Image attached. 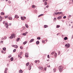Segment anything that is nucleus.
Returning a JSON list of instances; mask_svg holds the SVG:
<instances>
[{
    "label": "nucleus",
    "mask_w": 73,
    "mask_h": 73,
    "mask_svg": "<svg viewBox=\"0 0 73 73\" xmlns=\"http://www.w3.org/2000/svg\"><path fill=\"white\" fill-rule=\"evenodd\" d=\"M20 55H21V54H23V52H21L20 53Z\"/></svg>",
    "instance_id": "46"
},
{
    "label": "nucleus",
    "mask_w": 73,
    "mask_h": 73,
    "mask_svg": "<svg viewBox=\"0 0 73 73\" xmlns=\"http://www.w3.org/2000/svg\"><path fill=\"white\" fill-rule=\"evenodd\" d=\"M58 15H60L61 14H62V12H58Z\"/></svg>",
    "instance_id": "20"
},
{
    "label": "nucleus",
    "mask_w": 73,
    "mask_h": 73,
    "mask_svg": "<svg viewBox=\"0 0 73 73\" xmlns=\"http://www.w3.org/2000/svg\"><path fill=\"white\" fill-rule=\"evenodd\" d=\"M10 60H11V61H13V57H11L10 58Z\"/></svg>",
    "instance_id": "24"
},
{
    "label": "nucleus",
    "mask_w": 73,
    "mask_h": 73,
    "mask_svg": "<svg viewBox=\"0 0 73 73\" xmlns=\"http://www.w3.org/2000/svg\"><path fill=\"white\" fill-rule=\"evenodd\" d=\"M8 19L10 20H12V18L9 17H8Z\"/></svg>",
    "instance_id": "13"
},
{
    "label": "nucleus",
    "mask_w": 73,
    "mask_h": 73,
    "mask_svg": "<svg viewBox=\"0 0 73 73\" xmlns=\"http://www.w3.org/2000/svg\"><path fill=\"white\" fill-rule=\"evenodd\" d=\"M16 49H14L13 50V52H16Z\"/></svg>",
    "instance_id": "39"
},
{
    "label": "nucleus",
    "mask_w": 73,
    "mask_h": 73,
    "mask_svg": "<svg viewBox=\"0 0 73 73\" xmlns=\"http://www.w3.org/2000/svg\"><path fill=\"white\" fill-rule=\"evenodd\" d=\"M5 26L6 27V28H8L9 25H8V23H5Z\"/></svg>",
    "instance_id": "4"
},
{
    "label": "nucleus",
    "mask_w": 73,
    "mask_h": 73,
    "mask_svg": "<svg viewBox=\"0 0 73 73\" xmlns=\"http://www.w3.org/2000/svg\"><path fill=\"white\" fill-rule=\"evenodd\" d=\"M27 42H28L27 41H25L23 43V45H25V44H27Z\"/></svg>",
    "instance_id": "11"
},
{
    "label": "nucleus",
    "mask_w": 73,
    "mask_h": 73,
    "mask_svg": "<svg viewBox=\"0 0 73 73\" xmlns=\"http://www.w3.org/2000/svg\"><path fill=\"white\" fill-rule=\"evenodd\" d=\"M17 16H18L17 15H15V18H17Z\"/></svg>",
    "instance_id": "35"
},
{
    "label": "nucleus",
    "mask_w": 73,
    "mask_h": 73,
    "mask_svg": "<svg viewBox=\"0 0 73 73\" xmlns=\"http://www.w3.org/2000/svg\"><path fill=\"white\" fill-rule=\"evenodd\" d=\"M68 39V38H67V37H65L64 38V40H66Z\"/></svg>",
    "instance_id": "22"
},
{
    "label": "nucleus",
    "mask_w": 73,
    "mask_h": 73,
    "mask_svg": "<svg viewBox=\"0 0 73 73\" xmlns=\"http://www.w3.org/2000/svg\"><path fill=\"white\" fill-rule=\"evenodd\" d=\"M23 30L25 29V27H23Z\"/></svg>",
    "instance_id": "44"
},
{
    "label": "nucleus",
    "mask_w": 73,
    "mask_h": 73,
    "mask_svg": "<svg viewBox=\"0 0 73 73\" xmlns=\"http://www.w3.org/2000/svg\"><path fill=\"white\" fill-rule=\"evenodd\" d=\"M25 27H26V28H28L29 27H28V25L27 24H25Z\"/></svg>",
    "instance_id": "26"
},
{
    "label": "nucleus",
    "mask_w": 73,
    "mask_h": 73,
    "mask_svg": "<svg viewBox=\"0 0 73 73\" xmlns=\"http://www.w3.org/2000/svg\"><path fill=\"white\" fill-rule=\"evenodd\" d=\"M54 13V14L56 15H57L58 14V13L55 12Z\"/></svg>",
    "instance_id": "34"
},
{
    "label": "nucleus",
    "mask_w": 73,
    "mask_h": 73,
    "mask_svg": "<svg viewBox=\"0 0 73 73\" xmlns=\"http://www.w3.org/2000/svg\"><path fill=\"white\" fill-rule=\"evenodd\" d=\"M60 51H59L58 52V55H60Z\"/></svg>",
    "instance_id": "42"
},
{
    "label": "nucleus",
    "mask_w": 73,
    "mask_h": 73,
    "mask_svg": "<svg viewBox=\"0 0 73 73\" xmlns=\"http://www.w3.org/2000/svg\"><path fill=\"white\" fill-rule=\"evenodd\" d=\"M37 40H40V37H38L37 38Z\"/></svg>",
    "instance_id": "37"
},
{
    "label": "nucleus",
    "mask_w": 73,
    "mask_h": 73,
    "mask_svg": "<svg viewBox=\"0 0 73 73\" xmlns=\"http://www.w3.org/2000/svg\"><path fill=\"white\" fill-rule=\"evenodd\" d=\"M39 43H40V42H39V41L38 40L36 42V45H38V44H39Z\"/></svg>",
    "instance_id": "10"
},
{
    "label": "nucleus",
    "mask_w": 73,
    "mask_h": 73,
    "mask_svg": "<svg viewBox=\"0 0 73 73\" xmlns=\"http://www.w3.org/2000/svg\"><path fill=\"white\" fill-rule=\"evenodd\" d=\"M4 39H7V36H5L4 37Z\"/></svg>",
    "instance_id": "54"
},
{
    "label": "nucleus",
    "mask_w": 73,
    "mask_h": 73,
    "mask_svg": "<svg viewBox=\"0 0 73 73\" xmlns=\"http://www.w3.org/2000/svg\"><path fill=\"white\" fill-rule=\"evenodd\" d=\"M2 18V17H1V16H0V19H1Z\"/></svg>",
    "instance_id": "64"
},
{
    "label": "nucleus",
    "mask_w": 73,
    "mask_h": 73,
    "mask_svg": "<svg viewBox=\"0 0 73 73\" xmlns=\"http://www.w3.org/2000/svg\"><path fill=\"white\" fill-rule=\"evenodd\" d=\"M62 18V17L61 16H59L58 17V19H61Z\"/></svg>",
    "instance_id": "15"
},
{
    "label": "nucleus",
    "mask_w": 73,
    "mask_h": 73,
    "mask_svg": "<svg viewBox=\"0 0 73 73\" xmlns=\"http://www.w3.org/2000/svg\"><path fill=\"white\" fill-rule=\"evenodd\" d=\"M8 3L9 4H11V1H8Z\"/></svg>",
    "instance_id": "43"
},
{
    "label": "nucleus",
    "mask_w": 73,
    "mask_h": 73,
    "mask_svg": "<svg viewBox=\"0 0 73 73\" xmlns=\"http://www.w3.org/2000/svg\"><path fill=\"white\" fill-rule=\"evenodd\" d=\"M66 16H64L63 17V19H66Z\"/></svg>",
    "instance_id": "47"
},
{
    "label": "nucleus",
    "mask_w": 73,
    "mask_h": 73,
    "mask_svg": "<svg viewBox=\"0 0 73 73\" xmlns=\"http://www.w3.org/2000/svg\"><path fill=\"white\" fill-rule=\"evenodd\" d=\"M55 53V52H53L51 53V54H52L53 55Z\"/></svg>",
    "instance_id": "36"
},
{
    "label": "nucleus",
    "mask_w": 73,
    "mask_h": 73,
    "mask_svg": "<svg viewBox=\"0 0 73 73\" xmlns=\"http://www.w3.org/2000/svg\"><path fill=\"white\" fill-rule=\"evenodd\" d=\"M8 70V68H6L5 69V73H7V70Z\"/></svg>",
    "instance_id": "9"
},
{
    "label": "nucleus",
    "mask_w": 73,
    "mask_h": 73,
    "mask_svg": "<svg viewBox=\"0 0 73 73\" xmlns=\"http://www.w3.org/2000/svg\"><path fill=\"white\" fill-rule=\"evenodd\" d=\"M13 47H14L15 48H18V46L17 45H12V46Z\"/></svg>",
    "instance_id": "5"
},
{
    "label": "nucleus",
    "mask_w": 73,
    "mask_h": 73,
    "mask_svg": "<svg viewBox=\"0 0 73 73\" xmlns=\"http://www.w3.org/2000/svg\"><path fill=\"white\" fill-rule=\"evenodd\" d=\"M9 38H11V39H12L13 38V37L12 36V35H11V36H10V37H9Z\"/></svg>",
    "instance_id": "18"
},
{
    "label": "nucleus",
    "mask_w": 73,
    "mask_h": 73,
    "mask_svg": "<svg viewBox=\"0 0 73 73\" xmlns=\"http://www.w3.org/2000/svg\"><path fill=\"white\" fill-rule=\"evenodd\" d=\"M49 7V6L48 5H47V6H46V8H48Z\"/></svg>",
    "instance_id": "55"
},
{
    "label": "nucleus",
    "mask_w": 73,
    "mask_h": 73,
    "mask_svg": "<svg viewBox=\"0 0 73 73\" xmlns=\"http://www.w3.org/2000/svg\"><path fill=\"white\" fill-rule=\"evenodd\" d=\"M1 43H3V41H1Z\"/></svg>",
    "instance_id": "61"
},
{
    "label": "nucleus",
    "mask_w": 73,
    "mask_h": 73,
    "mask_svg": "<svg viewBox=\"0 0 73 73\" xmlns=\"http://www.w3.org/2000/svg\"><path fill=\"white\" fill-rule=\"evenodd\" d=\"M23 71L22 70H21V69H20L19 70V73H23Z\"/></svg>",
    "instance_id": "14"
},
{
    "label": "nucleus",
    "mask_w": 73,
    "mask_h": 73,
    "mask_svg": "<svg viewBox=\"0 0 73 73\" xmlns=\"http://www.w3.org/2000/svg\"><path fill=\"white\" fill-rule=\"evenodd\" d=\"M4 13L2 12L1 14V15H4Z\"/></svg>",
    "instance_id": "23"
},
{
    "label": "nucleus",
    "mask_w": 73,
    "mask_h": 73,
    "mask_svg": "<svg viewBox=\"0 0 73 73\" xmlns=\"http://www.w3.org/2000/svg\"><path fill=\"white\" fill-rule=\"evenodd\" d=\"M11 35H12V36L14 38H15V37L16 36V35H15V34L14 33H13Z\"/></svg>",
    "instance_id": "7"
},
{
    "label": "nucleus",
    "mask_w": 73,
    "mask_h": 73,
    "mask_svg": "<svg viewBox=\"0 0 73 73\" xmlns=\"http://www.w3.org/2000/svg\"><path fill=\"white\" fill-rule=\"evenodd\" d=\"M29 53L28 52L26 53L25 54V57H29Z\"/></svg>",
    "instance_id": "2"
},
{
    "label": "nucleus",
    "mask_w": 73,
    "mask_h": 73,
    "mask_svg": "<svg viewBox=\"0 0 73 73\" xmlns=\"http://www.w3.org/2000/svg\"><path fill=\"white\" fill-rule=\"evenodd\" d=\"M3 50H4V51H5L6 50V48H5V47H4L3 48Z\"/></svg>",
    "instance_id": "21"
},
{
    "label": "nucleus",
    "mask_w": 73,
    "mask_h": 73,
    "mask_svg": "<svg viewBox=\"0 0 73 73\" xmlns=\"http://www.w3.org/2000/svg\"><path fill=\"white\" fill-rule=\"evenodd\" d=\"M44 5H47V2L45 1L44 2Z\"/></svg>",
    "instance_id": "30"
},
{
    "label": "nucleus",
    "mask_w": 73,
    "mask_h": 73,
    "mask_svg": "<svg viewBox=\"0 0 73 73\" xmlns=\"http://www.w3.org/2000/svg\"><path fill=\"white\" fill-rule=\"evenodd\" d=\"M32 8H36V6H35L34 5H33L32 6Z\"/></svg>",
    "instance_id": "25"
},
{
    "label": "nucleus",
    "mask_w": 73,
    "mask_h": 73,
    "mask_svg": "<svg viewBox=\"0 0 73 73\" xmlns=\"http://www.w3.org/2000/svg\"><path fill=\"white\" fill-rule=\"evenodd\" d=\"M23 36H26L27 35V34L26 33H23Z\"/></svg>",
    "instance_id": "33"
},
{
    "label": "nucleus",
    "mask_w": 73,
    "mask_h": 73,
    "mask_svg": "<svg viewBox=\"0 0 73 73\" xmlns=\"http://www.w3.org/2000/svg\"><path fill=\"white\" fill-rule=\"evenodd\" d=\"M53 71L54 72H55L56 71V69L54 68L53 69Z\"/></svg>",
    "instance_id": "27"
},
{
    "label": "nucleus",
    "mask_w": 73,
    "mask_h": 73,
    "mask_svg": "<svg viewBox=\"0 0 73 73\" xmlns=\"http://www.w3.org/2000/svg\"><path fill=\"white\" fill-rule=\"evenodd\" d=\"M20 40V38H18L17 39V41H19V40Z\"/></svg>",
    "instance_id": "16"
},
{
    "label": "nucleus",
    "mask_w": 73,
    "mask_h": 73,
    "mask_svg": "<svg viewBox=\"0 0 73 73\" xmlns=\"http://www.w3.org/2000/svg\"><path fill=\"white\" fill-rule=\"evenodd\" d=\"M44 70L45 71L46 70V67H44Z\"/></svg>",
    "instance_id": "45"
},
{
    "label": "nucleus",
    "mask_w": 73,
    "mask_h": 73,
    "mask_svg": "<svg viewBox=\"0 0 73 73\" xmlns=\"http://www.w3.org/2000/svg\"><path fill=\"white\" fill-rule=\"evenodd\" d=\"M43 15H44V14H41V15H39V16H38V17H41V16H43Z\"/></svg>",
    "instance_id": "17"
},
{
    "label": "nucleus",
    "mask_w": 73,
    "mask_h": 73,
    "mask_svg": "<svg viewBox=\"0 0 73 73\" xmlns=\"http://www.w3.org/2000/svg\"><path fill=\"white\" fill-rule=\"evenodd\" d=\"M39 69H40V70H42L43 69V67L41 66H39L38 67Z\"/></svg>",
    "instance_id": "8"
},
{
    "label": "nucleus",
    "mask_w": 73,
    "mask_h": 73,
    "mask_svg": "<svg viewBox=\"0 0 73 73\" xmlns=\"http://www.w3.org/2000/svg\"><path fill=\"white\" fill-rule=\"evenodd\" d=\"M65 46L66 47H68V48H69V47H70V44L69 43H67L65 44Z\"/></svg>",
    "instance_id": "3"
},
{
    "label": "nucleus",
    "mask_w": 73,
    "mask_h": 73,
    "mask_svg": "<svg viewBox=\"0 0 73 73\" xmlns=\"http://www.w3.org/2000/svg\"><path fill=\"white\" fill-rule=\"evenodd\" d=\"M54 56L55 57H57V53L55 52L54 54Z\"/></svg>",
    "instance_id": "32"
},
{
    "label": "nucleus",
    "mask_w": 73,
    "mask_h": 73,
    "mask_svg": "<svg viewBox=\"0 0 73 73\" xmlns=\"http://www.w3.org/2000/svg\"><path fill=\"white\" fill-rule=\"evenodd\" d=\"M42 43H45V41L44 40H42Z\"/></svg>",
    "instance_id": "52"
},
{
    "label": "nucleus",
    "mask_w": 73,
    "mask_h": 73,
    "mask_svg": "<svg viewBox=\"0 0 73 73\" xmlns=\"http://www.w3.org/2000/svg\"><path fill=\"white\" fill-rule=\"evenodd\" d=\"M4 17H5V19H7V18H8V17L7 16H5Z\"/></svg>",
    "instance_id": "38"
},
{
    "label": "nucleus",
    "mask_w": 73,
    "mask_h": 73,
    "mask_svg": "<svg viewBox=\"0 0 73 73\" xmlns=\"http://www.w3.org/2000/svg\"><path fill=\"white\" fill-rule=\"evenodd\" d=\"M1 40H4V38H1Z\"/></svg>",
    "instance_id": "63"
},
{
    "label": "nucleus",
    "mask_w": 73,
    "mask_h": 73,
    "mask_svg": "<svg viewBox=\"0 0 73 73\" xmlns=\"http://www.w3.org/2000/svg\"><path fill=\"white\" fill-rule=\"evenodd\" d=\"M56 20V18H54V20Z\"/></svg>",
    "instance_id": "60"
},
{
    "label": "nucleus",
    "mask_w": 73,
    "mask_h": 73,
    "mask_svg": "<svg viewBox=\"0 0 73 73\" xmlns=\"http://www.w3.org/2000/svg\"><path fill=\"white\" fill-rule=\"evenodd\" d=\"M18 57H21V55H19L18 56Z\"/></svg>",
    "instance_id": "49"
},
{
    "label": "nucleus",
    "mask_w": 73,
    "mask_h": 73,
    "mask_svg": "<svg viewBox=\"0 0 73 73\" xmlns=\"http://www.w3.org/2000/svg\"><path fill=\"white\" fill-rule=\"evenodd\" d=\"M31 66L32 65H29V68H31Z\"/></svg>",
    "instance_id": "41"
},
{
    "label": "nucleus",
    "mask_w": 73,
    "mask_h": 73,
    "mask_svg": "<svg viewBox=\"0 0 73 73\" xmlns=\"http://www.w3.org/2000/svg\"><path fill=\"white\" fill-rule=\"evenodd\" d=\"M20 48L21 49H23V47H22V46H21L20 47Z\"/></svg>",
    "instance_id": "40"
},
{
    "label": "nucleus",
    "mask_w": 73,
    "mask_h": 73,
    "mask_svg": "<svg viewBox=\"0 0 73 73\" xmlns=\"http://www.w3.org/2000/svg\"><path fill=\"white\" fill-rule=\"evenodd\" d=\"M9 64H7V67H9Z\"/></svg>",
    "instance_id": "48"
},
{
    "label": "nucleus",
    "mask_w": 73,
    "mask_h": 73,
    "mask_svg": "<svg viewBox=\"0 0 73 73\" xmlns=\"http://www.w3.org/2000/svg\"><path fill=\"white\" fill-rule=\"evenodd\" d=\"M47 67H48V68H50V65H49V66L48 65L47 66Z\"/></svg>",
    "instance_id": "51"
},
{
    "label": "nucleus",
    "mask_w": 73,
    "mask_h": 73,
    "mask_svg": "<svg viewBox=\"0 0 73 73\" xmlns=\"http://www.w3.org/2000/svg\"><path fill=\"white\" fill-rule=\"evenodd\" d=\"M44 28H48V26L46 25H45L44 26Z\"/></svg>",
    "instance_id": "12"
},
{
    "label": "nucleus",
    "mask_w": 73,
    "mask_h": 73,
    "mask_svg": "<svg viewBox=\"0 0 73 73\" xmlns=\"http://www.w3.org/2000/svg\"><path fill=\"white\" fill-rule=\"evenodd\" d=\"M1 52L2 53H3L4 52V51H3V50H2V51H1Z\"/></svg>",
    "instance_id": "57"
},
{
    "label": "nucleus",
    "mask_w": 73,
    "mask_h": 73,
    "mask_svg": "<svg viewBox=\"0 0 73 73\" xmlns=\"http://www.w3.org/2000/svg\"><path fill=\"white\" fill-rule=\"evenodd\" d=\"M21 19L22 20H24V19L23 17H21Z\"/></svg>",
    "instance_id": "28"
},
{
    "label": "nucleus",
    "mask_w": 73,
    "mask_h": 73,
    "mask_svg": "<svg viewBox=\"0 0 73 73\" xmlns=\"http://www.w3.org/2000/svg\"><path fill=\"white\" fill-rule=\"evenodd\" d=\"M35 63H37V60H35Z\"/></svg>",
    "instance_id": "59"
},
{
    "label": "nucleus",
    "mask_w": 73,
    "mask_h": 73,
    "mask_svg": "<svg viewBox=\"0 0 73 73\" xmlns=\"http://www.w3.org/2000/svg\"><path fill=\"white\" fill-rule=\"evenodd\" d=\"M23 19H26V17H23Z\"/></svg>",
    "instance_id": "50"
},
{
    "label": "nucleus",
    "mask_w": 73,
    "mask_h": 73,
    "mask_svg": "<svg viewBox=\"0 0 73 73\" xmlns=\"http://www.w3.org/2000/svg\"><path fill=\"white\" fill-rule=\"evenodd\" d=\"M47 57L48 58H49V55H47Z\"/></svg>",
    "instance_id": "53"
},
{
    "label": "nucleus",
    "mask_w": 73,
    "mask_h": 73,
    "mask_svg": "<svg viewBox=\"0 0 73 73\" xmlns=\"http://www.w3.org/2000/svg\"><path fill=\"white\" fill-rule=\"evenodd\" d=\"M29 70H31V68H29Z\"/></svg>",
    "instance_id": "58"
},
{
    "label": "nucleus",
    "mask_w": 73,
    "mask_h": 73,
    "mask_svg": "<svg viewBox=\"0 0 73 73\" xmlns=\"http://www.w3.org/2000/svg\"><path fill=\"white\" fill-rule=\"evenodd\" d=\"M34 40H35V39H32L29 41V42H30V43H31V42H33V41H34Z\"/></svg>",
    "instance_id": "6"
},
{
    "label": "nucleus",
    "mask_w": 73,
    "mask_h": 73,
    "mask_svg": "<svg viewBox=\"0 0 73 73\" xmlns=\"http://www.w3.org/2000/svg\"><path fill=\"white\" fill-rule=\"evenodd\" d=\"M60 72H61L62 71V66H60L58 68Z\"/></svg>",
    "instance_id": "1"
},
{
    "label": "nucleus",
    "mask_w": 73,
    "mask_h": 73,
    "mask_svg": "<svg viewBox=\"0 0 73 73\" xmlns=\"http://www.w3.org/2000/svg\"><path fill=\"white\" fill-rule=\"evenodd\" d=\"M71 16H72V15H69L68 17H71Z\"/></svg>",
    "instance_id": "56"
},
{
    "label": "nucleus",
    "mask_w": 73,
    "mask_h": 73,
    "mask_svg": "<svg viewBox=\"0 0 73 73\" xmlns=\"http://www.w3.org/2000/svg\"><path fill=\"white\" fill-rule=\"evenodd\" d=\"M2 20L3 19H1L0 20V21H2Z\"/></svg>",
    "instance_id": "62"
},
{
    "label": "nucleus",
    "mask_w": 73,
    "mask_h": 73,
    "mask_svg": "<svg viewBox=\"0 0 73 73\" xmlns=\"http://www.w3.org/2000/svg\"><path fill=\"white\" fill-rule=\"evenodd\" d=\"M60 27V25H57L56 26V28H59Z\"/></svg>",
    "instance_id": "31"
},
{
    "label": "nucleus",
    "mask_w": 73,
    "mask_h": 73,
    "mask_svg": "<svg viewBox=\"0 0 73 73\" xmlns=\"http://www.w3.org/2000/svg\"><path fill=\"white\" fill-rule=\"evenodd\" d=\"M29 64V62H27L26 64V65L27 66H28Z\"/></svg>",
    "instance_id": "19"
},
{
    "label": "nucleus",
    "mask_w": 73,
    "mask_h": 73,
    "mask_svg": "<svg viewBox=\"0 0 73 73\" xmlns=\"http://www.w3.org/2000/svg\"><path fill=\"white\" fill-rule=\"evenodd\" d=\"M8 57V58H11V57H12V55H10Z\"/></svg>",
    "instance_id": "29"
}]
</instances>
